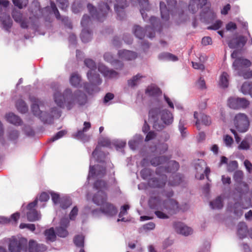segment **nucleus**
<instances>
[{
  "label": "nucleus",
  "instance_id": "1",
  "mask_svg": "<svg viewBox=\"0 0 252 252\" xmlns=\"http://www.w3.org/2000/svg\"><path fill=\"white\" fill-rule=\"evenodd\" d=\"M31 25L32 28L36 30L39 28L40 22L43 19L45 21H50V17L53 13L58 20H61L65 26L72 29L71 23L67 17H62L55 3L51 2L50 6H46L43 9L40 8L39 3L34 1L30 9Z\"/></svg>",
  "mask_w": 252,
  "mask_h": 252
},
{
  "label": "nucleus",
  "instance_id": "2",
  "mask_svg": "<svg viewBox=\"0 0 252 252\" xmlns=\"http://www.w3.org/2000/svg\"><path fill=\"white\" fill-rule=\"evenodd\" d=\"M163 195L167 198L162 200L160 197L152 196L149 200V206L152 209L155 210V214L159 219H167L169 215H172L178 212L180 209L178 202L171 197L173 195L172 190L162 192Z\"/></svg>",
  "mask_w": 252,
  "mask_h": 252
},
{
  "label": "nucleus",
  "instance_id": "3",
  "mask_svg": "<svg viewBox=\"0 0 252 252\" xmlns=\"http://www.w3.org/2000/svg\"><path fill=\"white\" fill-rule=\"evenodd\" d=\"M55 103L61 108H66L70 110L77 105L78 107L85 106L88 102V98L86 94L82 91L77 90L72 92L70 88L65 89L62 93L56 91L53 94Z\"/></svg>",
  "mask_w": 252,
  "mask_h": 252
},
{
  "label": "nucleus",
  "instance_id": "4",
  "mask_svg": "<svg viewBox=\"0 0 252 252\" xmlns=\"http://www.w3.org/2000/svg\"><path fill=\"white\" fill-rule=\"evenodd\" d=\"M94 188L97 190L93 197L94 203L98 206H101L100 209L93 210V215L98 217L100 214H103L107 217H112L117 213V208L112 204L106 202L107 195L105 191L107 189V183L103 180H97L94 185Z\"/></svg>",
  "mask_w": 252,
  "mask_h": 252
},
{
  "label": "nucleus",
  "instance_id": "5",
  "mask_svg": "<svg viewBox=\"0 0 252 252\" xmlns=\"http://www.w3.org/2000/svg\"><path fill=\"white\" fill-rule=\"evenodd\" d=\"M163 107L161 101L156 99L149 111L148 121L153 124V128L158 131L163 129L165 126L171 125L174 121L173 114Z\"/></svg>",
  "mask_w": 252,
  "mask_h": 252
},
{
  "label": "nucleus",
  "instance_id": "6",
  "mask_svg": "<svg viewBox=\"0 0 252 252\" xmlns=\"http://www.w3.org/2000/svg\"><path fill=\"white\" fill-rule=\"evenodd\" d=\"M111 145V141L108 138H101L99 140L98 145L92 153L90 158V169L88 179L91 178H99L103 177L105 174V168L103 166L97 165L94 166L95 162H103L105 161L106 154L101 151L102 147H109Z\"/></svg>",
  "mask_w": 252,
  "mask_h": 252
},
{
  "label": "nucleus",
  "instance_id": "7",
  "mask_svg": "<svg viewBox=\"0 0 252 252\" xmlns=\"http://www.w3.org/2000/svg\"><path fill=\"white\" fill-rule=\"evenodd\" d=\"M30 100L32 102L31 110L32 114L43 123L51 124L54 118H58L61 116V112L57 107L51 108L50 113H47L44 111V109L46 108L43 101L33 96H30Z\"/></svg>",
  "mask_w": 252,
  "mask_h": 252
},
{
  "label": "nucleus",
  "instance_id": "8",
  "mask_svg": "<svg viewBox=\"0 0 252 252\" xmlns=\"http://www.w3.org/2000/svg\"><path fill=\"white\" fill-rule=\"evenodd\" d=\"M147 20L145 21H149L151 26H146L145 30L138 25H135L133 28V33L140 39H142L145 36L152 39L155 37L156 32H160L161 30V24L158 19L154 16L149 18L147 14Z\"/></svg>",
  "mask_w": 252,
  "mask_h": 252
},
{
  "label": "nucleus",
  "instance_id": "9",
  "mask_svg": "<svg viewBox=\"0 0 252 252\" xmlns=\"http://www.w3.org/2000/svg\"><path fill=\"white\" fill-rule=\"evenodd\" d=\"M166 1L168 5V8L164 2L161 1L159 4L161 17L163 20H168L170 15L172 16L178 15L181 20H186L187 16H184V10L176 6V0H166Z\"/></svg>",
  "mask_w": 252,
  "mask_h": 252
},
{
  "label": "nucleus",
  "instance_id": "10",
  "mask_svg": "<svg viewBox=\"0 0 252 252\" xmlns=\"http://www.w3.org/2000/svg\"><path fill=\"white\" fill-rule=\"evenodd\" d=\"M87 78L89 83L85 82L83 84V88L86 92L90 94H93L98 93L100 91L98 87L102 82V80L100 78V75L95 71L92 72L88 71L87 74Z\"/></svg>",
  "mask_w": 252,
  "mask_h": 252
},
{
  "label": "nucleus",
  "instance_id": "11",
  "mask_svg": "<svg viewBox=\"0 0 252 252\" xmlns=\"http://www.w3.org/2000/svg\"><path fill=\"white\" fill-rule=\"evenodd\" d=\"M87 9L92 18L99 22L104 21L110 11L108 4L103 2L99 3L98 9L91 3L87 4Z\"/></svg>",
  "mask_w": 252,
  "mask_h": 252
},
{
  "label": "nucleus",
  "instance_id": "12",
  "mask_svg": "<svg viewBox=\"0 0 252 252\" xmlns=\"http://www.w3.org/2000/svg\"><path fill=\"white\" fill-rule=\"evenodd\" d=\"M9 4L8 0H0V20L3 29L7 31L9 30L12 25L8 10Z\"/></svg>",
  "mask_w": 252,
  "mask_h": 252
},
{
  "label": "nucleus",
  "instance_id": "13",
  "mask_svg": "<svg viewBox=\"0 0 252 252\" xmlns=\"http://www.w3.org/2000/svg\"><path fill=\"white\" fill-rule=\"evenodd\" d=\"M34 1H33L32 3H33ZM32 3L30 5L29 8V17H30L31 16V12H30V9L32 6ZM12 16L14 21L20 24L21 27L23 29H28L30 28L32 29L34 32H38V29L37 28L36 30H34L33 28L32 27V23L30 19V18H29V21H27L25 20L23 17V14L21 12V11L19 10L14 9L12 10Z\"/></svg>",
  "mask_w": 252,
  "mask_h": 252
},
{
  "label": "nucleus",
  "instance_id": "14",
  "mask_svg": "<svg viewBox=\"0 0 252 252\" xmlns=\"http://www.w3.org/2000/svg\"><path fill=\"white\" fill-rule=\"evenodd\" d=\"M234 123L235 126L240 132H246L249 126V121L247 115L244 113L237 114L234 118Z\"/></svg>",
  "mask_w": 252,
  "mask_h": 252
},
{
  "label": "nucleus",
  "instance_id": "15",
  "mask_svg": "<svg viewBox=\"0 0 252 252\" xmlns=\"http://www.w3.org/2000/svg\"><path fill=\"white\" fill-rule=\"evenodd\" d=\"M251 65L252 63L250 60L241 57L234 60L232 67L233 70L236 72V75H238Z\"/></svg>",
  "mask_w": 252,
  "mask_h": 252
},
{
  "label": "nucleus",
  "instance_id": "16",
  "mask_svg": "<svg viewBox=\"0 0 252 252\" xmlns=\"http://www.w3.org/2000/svg\"><path fill=\"white\" fill-rule=\"evenodd\" d=\"M227 105L233 109H245L250 105V101L244 97H231L228 98Z\"/></svg>",
  "mask_w": 252,
  "mask_h": 252
},
{
  "label": "nucleus",
  "instance_id": "17",
  "mask_svg": "<svg viewBox=\"0 0 252 252\" xmlns=\"http://www.w3.org/2000/svg\"><path fill=\"white\" fill-rule=\"evenodd\" d=\"M37 202L38 199L36 198L27 206L28 211L27 213V217L28 220L30 221H35L41 219V216L40 212L34 209V207L37 205Z\"/></svg>",
  "mask_w": 252,
  "mask_h": 252
},
{
  "label": "nucleus",
  "instance_id": "18",
  "mask_svg": "<svg viewBox=\"0 0 252 252\" xmlns=\"http://www.w3.org/2000/svg\"><path fill=\"white\" fill-rule=\"evenodd\" d=\"M113 0H107L110 3L112 2ZM116 3L114 5V9L117 15V18L119 20H122L125 16V9L128 6L126 0H115Z\"/></svg>",
  "mask_w": 252,
  "mask_h": 252
},
{
  "label": "nucleus",
  "instance_id": "19",
  "mask_svg": "<svg viewBox=\"0 0 252 252\" xmlns=\"http://www.w3.org/2000/svg\"><path fill=\"white\" fill-rule=\"evenodd\" d=\"M27 244V240L24 238L19 240L12 238L9 242L8 249L10 252H20Z\"/></svg>",
  "mask_w": 252,
  "mask_h": 252
},
{
  "label": "nucleus",
  "instance_id": "20",
  "mask_svg": "<svg viewBox=\"0 0 252 252\" xmlns=\"http://www.w3.org/2000/svg\"><path fill=\"white\" fill-rule=\"evenodd\" d=\"M156 174L158 176V178L152 177L148 181V185L153 188H161L163 187L166 184L167 181V176L164 173H161L160 174Z\"/></svg>",
  "mask_w": 252,
  "mask_h": 252
},
{
  "label": "nucleus",
  "instance_id": "21",
  "mask_svg": "<svg viewBox=\"0 0 252 252\" xmlns=\"http://www.w3.org/2000/svg\"><path fill=\"white\" fill-rule=\"evenodd\" d=\"M180 165L178 162L175 160H171L168 162L167 167H158L156 170V173L160 174L161 173H174L177 171L179 168Z\"/></svg>",
  "mask_w": 252,
  "mask_h": 252
},
{
  "label": "nucleus",
  "instance_id": "22",
  "mask_svg": "<svg viewBox=\"0 0 252 252\" xmlns=\"http://www.w3.org/2000/svg\"><path fill=\"white\" fill-rule=\"evenodd\" d=\"M98 70L107 79L117 78L119 75L118 72L109 68L103 63L98 64Z\"/></svg>",
  "mask_w": 252,
  "mask_h": 252
},
{
  "label": "nucleus",
  "instance_id": "23",
  "mask_svg": "<svg viewBox=\"0 0 252 252\" xmlns=\"http://www.w3.org/2000/svg\"><path fill=\"white\" fill-rule=\"evenodd\" d=\"M248 40L247 38L243 35H240L228 41L229 47L236 49L243 47Z\"/></svg>",
  "mask_w": 252,
  "mask_h": 252
},
{
  "label": "nucleus",
  "instance_id": "24",
  "mask_svg": "<svg viewBox=\"0 0 252 252\" xmlns=\"http://www.w3.org/2000/svg\"><path fill=\"white\" fill-rule=\"evenodd\" d=\"M200 16L201 21L209 23L216 18V13L210 7H204L202 9Z\"/></svg>",
  "mask_w": 252,
  "mask_h": 252
},
{
  "label": "nucleus",
  "instance_id": "25",
  "mask_svg": "<svg viewBox=\"0 0 252 252\" xmlns=\"http://www.w3.org/2000/svg\"><path fill=\"white\" fill-rule=\"evenodd\" d=\"M133 5L138 2L140 7V11L144 21L147 20V13L150 9L148 0H130Z\"/></svg>",
  "mask_w": 252,
  "mask_h": 252
},
{
  "label": "nucleus",
  "instance_id": "26",
  "mask_svg": "<svg viewBox=\"0 0 252 252\" xmlns=\"http://www.w3.org/2000/svg\"><path fill=\"white\" fill-rule=\"evenodd\" d=\"M173 227L178 233L185 236H188L192 233L191 228L181 222H175L173 223Z\"/></svg>",
  "mask_w": 252,
  "mask_h": 252
},
{
  "label": "nucleus",
  "instance_id": "27",
  "mask_svg": "<svg viewBox=\"0 0 252 252\" xmlns=\"http://www.w3.org/2000/svg\"><path fill=\"white\" fill-rule=\"evenodd\" d=\"M104 60L110 63L112 66L117 69H121L124 66L123 63L118 60L115 59L113 55L110 52H106L103 55Z\"/></svg>",
  "mask_w": 252,
  "mask_h": 252
},
{
  "label": "nucleus",
  "instance_id": "28",
  "mask_svg": "<svg viewBox=\"0 0 252 252\" xmlns=\"http://www.w3.org/2000/svg\"><path fill=\"white\" fill-rule=\"evenodd\" d=\"M171 158V156H160L155 157L153 158H149L150 164L155 167L161 166V165L164 164L169 160Z\"/></svg>",
  "mask_w": 252,
  "mask_h": 252
},
{
  "label": "nucleus",
  "instance_id": "29",
  "mask_svg": "<svg viewBox=\"0 0 252 252\" xmlns=\"http://www.w3.org/2000/svg\"><path fill=\"white\" fill-rule=\"evenodd\" d=\"M118 57L124 61H132L135 59L137 56L135 52L127 50H120L118 52Z\"/></svg>",
  "mask_w": 252,
  "mask_h": 252
},
{
  "label": "nucleus",
  "instance_id": "30",
  "mask_svg": "<svg viewBox=\"0 0 252 252\" xmlns=\"http://www.w3.org/2000/svg\"><path fill=\"white\" fill-rule=\"evenodd\" d=\"M207 0H190L189 10L192 14L195 13L199 8L206 5Z\"/></svg>",
  "mask_w": 252,
  "mask_h": 252
},
{
  "label": "nucleus",
  "instance_id": "31",
  "mask_svg": "<svg viewBox=\"0 0 252 252\" xmlns=\"http://www.w3.org/2000/svg\"><path fill=\"white\" fill-rule=\"evenodd\" d=\"M145 94L149 96L154 97L153 100L152 102V107L155 102L156 99L159 100L157 98V96L161 94V92L158 87L155 85H151L148 86L146 89Z\"/></svg>",
  "mask_w": 252,
  "mask_h": 252
},
{
  "label": "nucleus",
  "instance_id": "32",
  "mask_svg": "<svg viewBox=\"0 0 252 252\" xmlns=\"http://www.w3.org/2000/svg\"><path fill=\"white\" fill-rule=\"evenodd\" d=\"M46 246L42 244H38L33 240L29 243V252H43L46 250Z\"/></svg>",
  "mask_w": 252,
  "mask_h": 252
},
{
  "label": "nucleus",
  "instance_id": "33",
  "mask_svg": "<svg viewBox=\"0 0 252 252\" xmlns=\"http://www.w3.org/2000/svg\"><path fill=\"white\" fill-rule=\"evenodd\" d=\"M195 169L196 172H202L203 171V173L208 178V175L210 172V169L208 167H207L206 163L204 160L198 159L195 164Z\"/></svg>",
  "mask_w": 252,
  "mask_h": 252
},
{
  "label": "nucleus",
  "instance_id": "34",
  "mask_svg": "<svg viewBox=\"0 0 252 252\" xmlns=\"http://www.w3.org/2000/svg\"><path fill=\"white\" fill-rule=\"evenodd\" d=\"M142 141V136L136 134L133 136L132 139L129 141L128 144L131 150H135L141 145Z\"/></svg>",
  "mask_w": 252,
  "mask_h": 252
},
{
  "label": "nucleus",
  "instance_id": "35",
  "mask_svg": "<svg viewBox=\"0 0 252 252\" xmlns=\"http://www.w3.org/2000/svg\"><path fill=\"white\" fill-rule=\"evenodd\" d=\"M5 119L6 121L16 126L22 125L23 121L22 119L17 115L14 114L13 113H9L5 115Z\"/></svg>",
  "mask_w": 252,
  "mask_h": 252
},
{
  "label": "nucleus",
  "instance_id": "36",
  "mask_svg": "<svg viewBox=\"0 0 252 252\" xmlns=\"http://www.w3.org/2000/svg\"><path fill=\"white\" fill-rule=\"evenodd\" d=\"M86 3V0H75L71 7L72 12L75 14L82 12Z\"/></svg>",
  "mask_w": 252,
  "mask_h": 252
},
{
  "label": "nucleus",
  "instance_id": "37",
  "mask_svg": "<svg viewBox=\"0 0 252 252\" xmlns=\"http://www.w3.org/2000/svg\"><path fill=\"white\" fill-rule=\"evenodd\" d=\"M81 76L76 72L72 73L69 78L70 85L75 88H83V84H81Z\"/></svg>",
  "mask_w": 252,
  "mask_h": 252
},
{
  "label": "nucleus",
  "instance_id": "38",
  "mask_svg": "<svg viewBox=\"0 0 252 252\" xmlns=\"http://www.w3.org/2000/svg\"><path fill=\"white\" fill-rule=\"evenodd\" d=\"M145 77L140 73L133 76L131 79L127 80V85L131 88H134L137 86L141 82L142 78Z\"/></svg>",
  "mask_w": 252,
  "mask_h": 252
},
{
  "label": "nucleus",
  "instance_id": "39",
  "mask_svg": "<svg viewBox=\"0 0 252 252\" xmlns=\"http://www.w3.org/2000/svg\"><path fill=\"white\" fill-rule=\"evenodd\" d=\"M168 149V146L165 143H162L159 144L157 147L154 146L150 147V150L153 153H156L159 155L163 154L167 151Z\"/></svg>",
  "mask_w": 252,
  "mask_h": 252
},
{
  "label": "nucleus",
  "instance_id": "40",
  "mask_svg": "<svg viewBox=\"0 0 252 252\" xmlns=\"http://www.w3.org/2000/svg\"><path fill=\"white\" fill-rule=\"evenodd\" d=\"M187 124V121L184 118H181L178 124V129L183 138L187 137L189 134V132L187 130V127L186 126Z\"/></svg>",
  "mask_w": 252,
  "mask_h": 252
},
{
  "label": "nucleus",
  "instance_id": "41",
  "mask_svg": "<svg viewBox=\"0 0 252 252\" xmlns=\"http://www.w3.org/2000/svg\"><path fill=\"white\" fill-rule=\"evenodd\" d=\"M93 32L91 29H82L80 38L84 43H87L92 39Z\"/></svg>",
  "mask_w": 252,
  "mask_h": 252
},
{
  "label": "nucleus",
  "instance_id": "42",
  "mask_svg": "<svg viewBox=\"0 0 252 252\" xmlns=\"http://www.w3.org/2000/svg\"><path fill=\"white\" fill-rule=\"evenodd\" d=\"M248 228L246 224L241 222L237 225V235L240 239H243L247 236Z\"/></svg>",
  "mask_w": 252,
  "mask_h": 252
},
{
  "label": "nucleus",
  "instance_id": "43",
  "mask_svg": "<svg viewBox=\"0 0 252 252\" xmlns=\"http://www.w3.org/2000/svg\"><path fill=\"white\" fill-rule=\"evenodd\" d=\"M158 58L159 60L163 61H178V57L170 53L163 52L159 54Z\"/></svg>",
  "mask_w": 252,
  "mask_h": 252
},
{
  "label": "nucleus",
  "instance_id": "44",
  "mask_svg": "<svg viewBox=\"0 0 252 252\" xmlns=\"http://www.w3.org/2000/svg\"><path fill=\"white\" fill-rule=\"evenodd\" d=\"M71 199L67 195H62L59 203L60 207L63 209H66L72 205Z\"/></svg>",
  "mask_w": 252,
  "mask_h": 252
},
{
  "label": "nucleus",
  "instance_id": "45",
  "mask_svg": "<svg viewBox=\"0 0 252 252\" xmlns=\"http://www.w3.org/2000/svg\"><path fill=\"white\" fill-rule=\"evenodd\" d=\"M252 89V82L251 81H245L240 87L239 91L244 95H248Z\"/></svg>",
  "mask_w": 252,
  "mask_h": 252
},
{
  "label": "nucleus",
  "instance_id": "46",
  "mask_svg": "<svg viewBox=\"0 0 252 252\" xmlns=\"http://www.w3.org/2000/svg\"><path fill=\"white\" fill-rule=\"evenodd\" d=\"M19 131L14 128H9L7 131V137L11 141H16L19 137Z\"/></svg>",
  "mask_w": 252,
  "mask_h": 252
},
{
  "label": "nucleus",
  "instance_id": "47",
  "mask_svg": "<svg viewBox=\"0 0 252 252\" xmlns=\"http://www.w3.org/2000/svg\"><path fill=\"white\" fill-rule=\"evenodd\" d=\"M210 205L213 209H220L223 207L222 198L221 196H218L215 199L210 202Z\"/></svg>",
  "mask_w": 252,
  "mask_h": 252
},
{
  "label": "nucleus",
  "instance_id": "48",
  "mask_svg": "<svg viewBox=\"0 0 252 252\" xmlns=\"http://www.w3.org/2000/svg\"><path fill=\"white\" fill-rule=\"evenodd\" d=\"M183 176L180 174L172 175L169 179L168 184L171 186H176L182 182Z\"/></svg>",
  "mask_w": 252,
  "mask_h": 252
},
{
  "label": "nucleus",
  "instance_id": "49",
  "mask_svg": "<svg viewBox=\"0 0 252 252\" xmlns=\"http://www.w3.org/2000/svg\"><path fill=\"white\" fill-rule=\"evenodd\" d=\"M229 75L225 72H223L220 77L219 84L222 88H225L228 86Z\"/></svg>",
  "mask_w": 252,
  "mask_h": 252
},
{
  "label": "nucleus",
  "instance_id": "50",
  "mask_svg": "<svg viewBox=\"0 0 252 252\" xmlns=\"http://www.w3.org/2000/svg\"><path fill=\"white\" fill-rule=\"evenodd\" d=\"M44 235L47 241L54 242L56 240L57 234L53 228L46 230L44 232Z\"/></svg>",
  "mask_w": 252,
  "mask_h": 252
},
{
  "label": "nucleus",
  "instance_id": "51",
  "mask_svg": "<svg viewBox=\"0 0 252 252\" xmlns=\"http://www.w3.org/2000/svg\"><path fill=\"white\" fill-rule=\"evenodd\" d=\"M16 105L18 111L21 113H26L28 111V107L26 102L23 100H18Z\"/></svg>",
  "mask_w": 252,
  "mask_h": 252
},
{
  "label": "nucleus",
  "instance_id": "52",
  "mask_svg": "<svg viewBox=\"0 0 252 252\" xmlns=\"http://www.w3.org/2000/svg\"><path fill=\"white\" fill-rule=\"evenodd\" d=\"M91 24V17L87 14H84L81 21V25L82 29H90Z\"/></svg>",
  "mask_w": 252,
  "mask_h": 252
},
{
  "label": "nucleus",
  "instance_id": "53",
  "mask_svg": "<svg viewBox=\"0 0 252 252\" xmlns=\"http://www.w3.org/2000/svg\"><path fill=\"white\" fill-rule=\"evenodd\" d=\"M154 174V171L149 168H144L140 171V175L142 178L144 180H150L152 178Z\"/></svg>",
  "mask_w": 252,
  "mask_h": 252
},
{
  "label": "nucleus",
  "instance_id": "54",
  "mask_svg": "<svg viewBox=\"0 0 252 252\" xmlns=\"http://www.w3.org/2000/svg\"><path fill=\"white\" fill-rule=\"evenodd\" d=\"M129 209V206L127 204L124 205L121 207L120 212L119 214V217L120 219H118V221H124L126 222V220L123 218V216L126 215L127 212V210Z\"/></svg>",
  "mask_w": 252,
  "mask_h": 252
},
{
  "label": "nucleus",
  "instance_id": "55",
  "mask_svg": "<svg viewBox=\"0 0 252 252\" xmlns=\"http://www.w3.org/2000/svg\"><path fill=\"white\" fill-rule=\"evenodd\" d=\"M85 132L86 131H83V129L79 130L75 133L73 134V136L77 139L85 142L88 139V136L85 134Z\"/></svg>",
  "mask_w": 252,
  "mask_h": 252
},
{
  "label": "nucleus",
  "instance_id": "56",
  "mask_svg": "<svg viewBox=\"0 0 252 252\" xmlns=\"http://www.w3.org/2000/svg\"><path fill=\"white\" fill-rule=\"evenodd\" d=\"M85 65L88 67L90 70L89 71H92L94 72L96 69V65L95 62L91 59H86L84 61Z\"/></svg>",
  "mask_w": 252,
  "mask_h": 252
},
{
  "label": "nucleus",
  "instance_id": "57",
  "mask_svg": "<svg viewBox=\"0 0 252 252\" xmlns=\"http://www.w3.org/2000/svg\"><path fill=\"white\" fill-rule=\"evenodd\" d=\"M75 245L81 249L84 247V237L82 235H78L76 236L73 240Z\"/></svg>",
  "mask_w": 252,
  "mask_h": 252
},
{
  "label": "nucleus",
  "instance_id": "58",
  "mask_svg": "<svg viewBox=\"0 0 252 252\" xmlns=\"http://www.w3.org/2000/svg\"><path fill=\"white\" fill-rule=\"evenodd\" d=\"M50 194L53 203L55 205L59 204L62 196H61L59 193L52 191L50 192Z\"/></svg>",
  "mask_w": 252,
  "mask_h": 252
},
{
  "label": "nucleus",
  "instance_id": "59",
  "mask_svg": "<svg viewBox=\"0 0 252 252\" xmlns=\"http://www.w3.org/2000/svg\"><path fill=\"white\" fill-rule=\"evenodd\" d=\"M56 234L60 237H65L68 235V231L66 230V228L63 226H59L56 228Z\"/></svg>",
  "mask_w": 252,
  "mask_h": 252
},
{
  "label": "nucleus",
  "instance_id": "60",
  "mask_svg": "<svg viewBox=\"0 0 252 252\" xmlns=\"http://www.w3.org/2000/svg\"><path fill=\"white\" fill-rule=\"evenodd\" d=\"M78 208L76 206L73 207L69 214V219L70 220L74 221L76 220L78 214Z\"/></svg>",
  "mask_w": 252,
  "mask_h": 252
},
{
  "label": "nucleus",
  "instance_id": "61",
  "mask_svg": "<svg viewBox=\"0 0 252 252\" xmlns=\"http://www.w3.org/2000/svg\"><path fill=\"white\" fill-rule=\"evenodd\" d=\"M12 1L14 5L18 7L19 9H22L25 7L28 2V0H12Z\"/></svg>",
  "mask_w": 252,
  "mask_h": 252
},
{
  "label": "nucleus",
  "instance_id": "62",
  "mask_svg": "<svg viewBox=\"0 0 252 252\" xmlns=\"http://www.w3.org/2000/svg\"><path fill=\"white\" fill-rule=\"evenodd\" d=\"M65 130H61L58 132L54 136L50 138V141L54 142L63 137L66 133Z\"/></svg>",
  "mask_w": 252,
  "mask_h": 252
},
{
  "label": "nucleus",
  "instance_id": "63",
  "mask_svg": "<svg viewBox=\"0 0 252 252\" xmlns=\"http://www.w3.org/2000/svg\"><path fill=\"white\" fill-rule=\"evenodd\" d=\"M222 22L220 20H217L212 25L208 27V30H218L222 26Z\"/></svg>",
  "mask_w": 252,
  "mask_h": 252
},
{
  "label": "nucleus",
  "instance_id": "64",
  "mask_svg": "<svg viewBox=\"0 0 252 252\" xmlns=\"http://www.w3.org/2000/svg\"><path fill=\"white\" fill-rule=\"evenodd\" d=\"M239 76H242L244 79H250L252 78V70H247L245 69L241 73L238 75Z\"/></svg>",
  "mask_w": 252,
  "mask_h": 252
}]
</instances>
